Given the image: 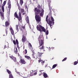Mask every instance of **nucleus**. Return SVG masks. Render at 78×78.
<instances>
[{
  "label": "nucleus",
  "mask_w": 78,
  "mask_h": 78,
  "mask_svg": "<svg viewBox=\"0 0 78 78\" xmlns=\"http://www.w3.org/2000/svg\"><path fill=\"white\" fill-rule=\"evenodd\" d=\"M34 11L35 12V19L37 22L39 23L41 21V17L39 15V13L41 12V11L40 9H38L37 8H34Z\"/></svg>",
  "instance_id": "obj_1"
},
{
  "label": "nucleus",
  "mask_w": 78,
  "mask_h": 78,
  "mask_svg": "<svg viewBox=\"0 0 78 78\" xmlns=\"http://www.w3.org/2000/svg\"><path fill=\"white\" fill-rule=\"evenodd\" d=\"M50 17L51 21L50 20V18H48V15H47L46 18V21L47 23H48V24L50 25V27H51V26H52V23L54 24L55 23L54 22L55 20H54V18H53V16H51V15Z\"/></svg>",
  "instance_id": "obj_2"
},
{
  "label": "nucleus",
  "mask_w": 78,
  "mask_h": 78,
  "mask_svg": "<svg viewBox=\"0 0 78 78\" xmlns=\"http://www.w3.org/2000/svg\"><path fill=\"white\" fill-rule=\"evenodd\" d=\"M38 41H39V46L38 47L39 48V49L40 50V51H41L42 50H43V49L44 51H45V49H44V45L42 46V45H43V44H44V43L43 42V40L41 39V37H39L38 38ZM41 46H42L41 47Z\"/></svg>",
  "instance_id": "obj_3"
},
{
  "label": "nucleus",
  "mask_w": 78,
  "mask_h": 78,
  "mask_svg": "<svg viewBox=\"0 0 78 78\" xmlns=\"http://www.w3.org/2000/svg\"><path fill=\"white\" fill-rule=\"evenodd\" d=\"M14 17L18 19L19 22H21V18H22V16H21V13L20 12L19 13V16L17 12H15L14 14Z\"/></svg>",
  "instance_id": "obj_4"
},
{
  "label": "nucleus",
  "mask_w": 78,
  "mask_h": 78,
  "mask_svg": "<svg viewBox=\"0 0 78 78\" xmlns=\"http://www.w3.org/2000/svg\"><path fill=\"white\" fill-rule=\"evenodd\" d=\"M37 30L40 31H42H42H44V32H46V30H45V29L44 28V27H42L41 25H40L39 26H37ZM41 29L42 30H41Z\"/></svg>",
  "instance_id": "obj_5"
},
{
  "label": "nucleus",
  "mask_w": 78,
  "mask_h": 78,
  "mask_svg": "<svg viewBox=\"0 0 78 78\" xmlns=\"http://www.w3.org/2000/svg\"><path fill=\"white\" fill-rule=\"evenodd\" d=\"M1 11V5H0V15L1 16V17L2 19V20H4L5 18L4 17V14Z\"/></svg>",
  "instance_id": "obj_6"
},
{
  "label": "nucleus",
  "mask_w": 78,
  "mask_h": 78,
  "mask_svg": "<svg viewBox=\"0 0 78 78\" xmlns=\"http://www.w3.org/2000/svg\"><path fill=\"white\" fill-rule=\"evenodd\" d=\"M26 41H27V38H26L24 35H23L22 36V42L24 43Z\"/></svg>",
  "instance_id": "obj_7"
},
{
  "label": "nucleus",
  "mask_w": 78,
  "mask_h": 78,
  "mask_svg": "<svg viewBox=\"0 0 78 78\" xmlns=\"http://www.w3.org/2000/svg\"><path fill=\"white\" fill-rule=\"evenodd\" d=\"M20 63L22 64H26V62H25V61L24 59L20 58Z\"/></svg>",
  "instance_id": "obj_8"
},
{
  "label": "nucleus",
  "mask_w": 78,
  "mask_h": 78,
  "mask_svg": "<svg viewBox=\"0 0 78 78\" xmlns=\"http://www.w3.org/2000/svg\"><path fill=\"white\" fill-rule=\"evenodd\" d=\"M44 13V9H42L41 10V12H40L39 13L40 16V17H43Z\"/></svg>",
  "instance_id": "obj_9"
},
{
  "label": "nucleus",
  "mask_w": 78,
  "mask_h": 78,
  "mask_svg": "<svg viewBox=\"0 0 78 78\" xmlns=\"http://www.w3.org/2000/svg\"><path fill=\"white\" fill-rule=\"evenodd\" d=\"M42 54H44V53L38 52L37 57L38 58H41Z\"/></svg>",
  "instance_id": "obj_10"
},
{
  "label": "nucleus",
  "mask_w": 78,
  "mask_h": 78,
  "mask_svg": "<svg viewBox=\"0 0 78 78\" xmlns=\"http://www.w3.org/2000/svg\"><path fill=\"white\" fill-rule=\"evenodd\" d=\"M7 4L8 5H9L8 7V9H9V11H10V9H11V2H9Z\"/></svg>",
  "instance_id": "obj_11"
},
{
  "label": "nucleus",
  "mask_w": 78,
  "mask_h": 78,
  "mask_svg": "<svg viewBox=\"0 0 78 78\" xmlns=\"http://www.w3.org/2000/svg\"><path fill=\"white\" fill-rule=\"evenodd\" d=\"M16 42L17 44L16 47H17V48H18L19 50V41H18V40L17 39H16Z\"/></svg>",
  "instance_id": "obj_12"
},
{
  "label": "nucleus",
  "mask_w": 78,
  "mask_h": 78,
  "mask_svg": "<svg viewBox=\"0 0 78 78\" xmlns=\"http://www.w3.org/2000/svg\"><path fill=\"white\" fill-rule=\"evenodd\" d=\"M43 76L44 78H47L48 77V75L45 73H43Z\"/></svg>",
  "instance_id": "obj_13"
},
{
  "label": "nucleus",
  "mask_w": 78,
  "mask_h": 78,
  "mask_svg": "<svg viewBox=\"0 0 78 78\" xmlns=\"http://www.w3.org/2000/svg\"><path fill=\"white\" fill-rule=\"evenodd\" d=\"M47 0V2H48V3H48V6L49 7V8H50V3H51V0Z\"/></svg>",
  "instance_id": "obj_14"
},
{
  "label": "nucleus",
  "mask_w": 78,
  "mask_h": 78,
  "mask_svg": "<svg viewBox=\"0 0 78 78\" xmlns=\"http://www.w3.org/2000/svg\"><path fill=\"white\" fill-rule=\"evenodd\" d=\"M26 21L27 23H29V18H28V16H27L26 17Z\"/></svg>",
  "instance_id": "obj_15"
},
{
  "label": "nucleus",
  "mask_w": 78,
  "mask_h": 78,
  "mask_svg": "<svg viewBox=\"0 0 78 78\" xmlns=\"http://www.w3.org/2000/svg\"><path fill=\"white\" fill-rule=\"evenodd\" d=\"M27 59L29 60L31 59V58H30V57L27 55H25L24 56Z\"/></svg>",
  "instance_id": "obj_16"
},
{
  "label": "nucleus",
  "mask_w": 78,
  "mask_h": 78,
  "mask_svg": "<svg viewBox=\"0 0 78 78\" xmlns=\"http://www.w3.org/2000/svg\"><path fill=\"white\" fill-rule=\"evenodd\" d=\"M19 26L18 25H16V29L17 30V31L18 32L19 31V28H18Z\"/></svg>",
  "instance_id": "obj_17"
},
{
  "label": "nucleus",
  "mask_w": 78,
  "mask_h": 78,
  "mask_svg": "<svg viewBox=\"0 0 78 78\" xmlns=\"http://www.w3.org/2000/svg\"><path fill=\"white\" fill-rule=\"evenodd\" d=\"M6 70L8 74H11V71L9 70L8 69H6Z\"/></svg>",
  "instance_id": "obj_18"
},
{
  "label": "nucleus",
  "mask_w": 78,
  "mask_h": 78,
  "mask_svg": "<svg viewBox=\"0 0 78 78\" xmlns=\"http://www.w3.org/2000/svg\"><path fill=\"white\" fill-rule=\"evenodd\" d=\"M12 57L13 58L12 60L14 61V62H16V61H17L16 60V58L15 57H13V56H12Z\"/></svg>",
  "instance_id": "obj_19"
},
{
  "label": "nucleus",
  "mask_w": 78,
  "mask_h": 78,
  "mask_svg": "<svg viewBox=\"0 0 78 78\" xmlns=\"http://www.w3.org/2000/svg\"><path fill=\"white\" fill-rule=\"evenodd\" d=\"M14 53L15 54H17V52H18V51L17 50V48H16V50L14 51Z\"/></svg>",
  "instance_id": "obj_20"
},
{
  "label": "nucleus",
  "mask_w": 78,
  "mask_h": 78,
  "mask_svg": "<svg viewBox=\"0 0 78 78\" xmlns=\"http://www.w3.org/2000/svg\"><path fill=\"white\" fill-rule=\"evenodd\" d=\"M5 26H6V27L8 26H9V22H8V21L5 22Z\"/></svg>",
  "instance_id": "obj_21"
},
{
  "label": "nucleus",
  "mask_w": 78,
  "mask_h": 78,
  "mask_svg": "<svg viewBox=\"0 0 78 78\" xmlns=\"http://www.w3.org/2000/svg\"><path fill=\"white\" fill-rule=\"evenodd\" d=\"M9 78H14V77H13V76H12V74H11L9 75Z\"/></svg>",
  "instance_id": "obj_22"
},
{
  "label": "nucleus",
  "mask_w": 78,
  "mask_h": 78,
  "mask_svg": "<svg viewBox=\"0 0 78 78\" xmlns=\"http://www.w3.org/2000/svg\"><path fill=\"white\" fill-rule=\"evenodd\" d=\"M58 64H55L54 65L52 66V69H55V68L57 66Z\"/></svg>",
  "instance_id": "obj_23"
},
{
  "label": "nucleus",
  "mask_w": 78,
  "mask_h": 78,
  "mask_svg": "<svg viewBox=\"0 0 78 78\" xmlns=\"http://www.w3.org/2000/svg\"><path fill=\"white\" fill-rule=\"evenodd\" d=\"M1 9L2 11L3 12H4L5 11V9H4V6H2Z\"/></svg>",
  "instance_id": "obj_24"
},
{
  "label": "nucleus",
  "mask_w": 78,
  "mask_h": 78,
  "mask_svg": "<svg viewBox=\"0 0 78 78\" xmlns=\"http://www.w3.org/2000/svg\"><path fill=\"white\" fill-rule=\"evenodd\" d=\"M20 5H22V4H23V0H20Z\"/></svg>",
  "instance_id": "obj_25"
},
{
  "label": "nucleus",
  "mask_w": 78,
  "mask_h": 78,
  "mask_svg": "<svg viewBox=\"0 0 78 78\" xmlns=\"http://www.w3.org/2000/svg\"><path fill=\"white\" fill-rule=\"evenodd\" d=\"M78 63V61H76L74 62V65H76Z\"/></svg>",
  "instance_id": "obj_26"
},
{
  "label": "nucleus",
  "mask_w": 78,
  "mask_h": 78,
  "mask_svg": "<svg viewBox=\"0 0 78 78\" xmlns=\"http://www.w3.org/2000/svg\"><path fill=\"white\" fill-rule=\"evenodd\" d=\"M29 48H32V45L31 44V43H29Z\"/></svg>",
  "instance_id": "obj_27"
},
{
  "label": "nucleus",
  "mask_w": 78,
  "mask_h": 78,
  "mask_svg": "<svg viewBox=\"0 0 78 78\" xmlns=\"http://www.w3.org/2000/svg\"><path fill=\"white\" fill-rule=\"evenodd\" d=\"M25 11L23 9H22L21 10V13H23Z\"/></svg>",
  "instance_id": "obj_28"
},
{
  "label": "nucleus",
  "mask_w": 78,
  "mask_h": 78,
  "mask_svg": "<svg viewBox=\"0 0 78 78\" xmlns=\"http://www.w3.org/2000/svg\"><path fill=\"white\" fill-rule=\"evenodd\" d=\"M23 53H24V54H25V55H26V54L27 53V49H25V51H24L23 52Z\"/></svg>",
  "instance_id": "obj_29"
},
{
  "label": "nucleus",
  "mask_w": 78,
  "mask_h": 78,
  "mask_svg": "<svg viewBox=\"0 0 78 78\" xmlns=\"http://www.w3.org/2000/svg\"><path fill=\"white\" fill-rule=\"evenodd\" d=\"M6 1H5L3 3V6H4L5 5H6Z\"/></svg>",
  "instance_id": "obj_30"
},
{
  "label": "nucleus",
  "mask_w": 78,
  "mask_h": 78,
  "mask_svg": "<svg viewBox=\"0 0 78 78\" xmlns=\"http://www.w3.org/2000/svg\"><path fill=\"white\" fill-rule=\"evenodd\" d=\"M32 52L33 53L32 56H34V55H35V53H34V51L33 50L32 51Z\"/></svg>",
  "instance_id": "obj_31"
},
{
  "label": "nucleus",
  "mask_w": 78,
  "mask_h": 78,
  "mask_svg": "<svg viewBox=\"0 0 78 78\" xmlns=\"http://www.w3.org/2000/svg\"><path fill=\"white\" fill-rule=\"evenodd\" d=\"M67 58H65L63 59L62 61V62H63V61H66V60H67Z\"/></svg>",
  "instance_id": "obj_32"
},
{
  "label": "nucleus",
  "mask_w": 78,
  "mask_h": 78,
  "mask_svg": "<svg viewBox=\"0 0 78 78\" xmlns=\"http://www.w3.org/2000/svg\"><path fill=\"white\" fill-rule=\"evenodd\" d=\"M11 33L13 35L14 34V30H11Z\"/></svg>",
  "instance_id": "obj_33"
},
{
  "label": "nucleus",
  "mask_w": 78,
  "mask_h": 78,
  "mask_svg": "<svg viewBox=\"0 0 78 78\" xmlns=\"http://www.w3.org/2000/svg\"><path fill=\"white\" fill-rule=\"evenodd\" d=\"M45 34L46 35H48V30H47Z\"/></svg>",
  "instance_id": "obj_34"
},
{
  "label": "nucleus",
  "mask_w": 78,
  "mask_h": 78,
  "mask_svg": "<svg viewBox=\"0 0 78 78\" xmlns=\"http://www.w3.org/2000/svg\"><path fill=\"white\" fill-rule=\"evenodd\" d=\"M18 6V9L20 10H20L21 9V8H20V5H19Z\"/></svg>",
  "instance_id": "obj_35"
},
{
  "label": "nucleus",
  "mask_w": 78,
  "mask_h": 78,
  "mask_svg": "<svg viewBox=\"0 0 78 78\" xmlns=\"http://www.w3.org/2000/svg\"><path fill=\"white\" fill-rule=\"evenodd\" d=\"M13 43L14 45H16V42L14 40L13 41Z\"/></svg>",
  "instance_id": "obj_36"
},
{
  "label": "nucleus",
  "mask_w": 78,
  "mask_h": 78,
  "mask_svg": "<svg viewBox=\"0 0 78 78\" xmlns=\"http://www.w3.org/2000/svg\"><path fill=\"white\" fill-rule=\"evenodd\" d=\"M12 56H9L10 58V59H13V57H12Z\"/></svg>",
  "instance_id": "obj_37"
},
{
  "label": "nucleus",
  "mask_w": 78,
  "mask_h": 78,
  "mask_svg": "<svg viewBox=\"0 0 78 78\" xmlns=\"http://www.w3.org/2000/svg\"><path fill=\"white\" fill-rule=\"evenodd\" d=\"M22 28L23 29V30H25V27L24 26H22Z\"/></svg>",
  "instance_id": "obj_38"
},
{
  "label": "nucleus",
  "mask_w": 78,
  "mask_h": 78,
  "mask_svg": "<svg viewBox=\"0 0 78 78\" xmlns=\"http://www.w3.org/2000/svg\"><path fill=\"white\" fill-rule=\"evenodd\" d=\"M8 28H7V30H5V32L6 34H8Z\"/></svg>",
  "instance_id": "obj_39"
},
{
  "label": "nucleus",
  "mask_w": 78,
  "mask_h": 78,
  "mask_svg": "<svg viewBox=\"0 0 78 78\" xmlns=\"http://www.w3.org/2000/svg\"><path fill=\"white\" fill-rule=\"evenodd\" d=\"M10 31H11L13 30V29H12V27L10 28Z\"/></svg>",
  "instance_id": "obj_40"
},
{
  "label": "nucleus",
  "mask_w": 78,
  "mask_h": 78,
  "mask_svg": "<svg viewBox=\"0 0 78 78\" xmlns=\"http://www.w3.org/2000/svg\"><path fill=\"white\" fill-rule=\"evenodd\" d=\"M34 75V74L33 73H31L30 74V76H33Z\"/></svg>",
  "instance_id": "obj_41"
},
{
  "label": "nucleus",
  "mask_w": 78,
  "mask_h": 78,
  "mask_svg": "<svg viewBox=\"0 0 78 78\" xmlns=\"http://www.w3.org/2000/svg\"><path fill=\"white\" fill-rule=\"evenodd\" d=\"M17 5L18 6L19 5V3H18V1H17Z\"/></svg>",
  "instance_id": "obj_42"
},
{
  "label": "nucleus",
  "mask_w": 78,
  "mask_h": 78,
  "mask_svg": "<svg viewBox=\"0 0 78 78\" xmlns=\"http://www.w3.org/2000/svg\"><path fill=\"white\" fill-rule=\"evenodd\" d=\"M34 73V75H37V73Z\"/></svg>",
  "instance_id": "obj_43"
},
{
  "label": "nucleus",
  "mask_w": 78,
  "mask_h": 78,
  "mask_svg": "<svg viewBox=\"0 0 78 78\" xmlns=\"http://www.w3.org/2000/svg\"><path fill=\"white\" fill-rule=\"evenodd\" d=\"M41 62V60H39L38 61V62L39 63V62Z\"/></svg>",
  "instance_id": "obj_44"
},
{
  "label": "nucleus",
  "mask_w": 78,
  "mask_h": 78,
  "mask_svg": "<svg viewBox=\"0 0 78 78\" xmlns=\"http://www.w3.org/2000/svg\"><path fill=\"white\" fill-rule=\"evenodd\" d=\"M6 45H5V46H4V49H5V48H6Z\"/></svg>",
  "instance_id": "obj_45"
},
{
  "label": "nucleus",
  "mask_w": 78,
  "mask_h": 78,
  "mask_svg": "<svg viewBox=\"0 0 78 78\" xmlns=\"http://www.w3.org/2000/svg\"><path fill=\"white\" fill-rule=\"evenodd\" d=\"M51 49H54V48H55L53 47H52L51 48Z\"/></svg>",
  "instance_id": "obj_46"
},
{
  "label": "nucleus",
  "mask_w": 78,
  "mask_h": 78,
  "mask_svg": "<svg viewBox=\"0 0 78 78\" xmlns=\"http://www.w3.org/2000/svg\"><path fill=\"white\" fill-rule=\"evenodd\" d=\"M25 12H24L23 13V15H25Z\"/></svg>",
  "instance_id": "obj_47"
},
{
  "label": "nucleus",
  "mask_w": 78,
  "mask_h": 78,
  "mask_svg": "<svg viewBox=\"0 0 78 78\" xmlns=\"http://www.w3.org/2000/svg\"><path fill=\"white\" fill-rule=\"evenodd\" d=\"M45 62L44 61H42V62H41V63H44V62Z\"/></svg>",
  "instance_id": "obj_48"
},
{
  "label": "nucleus",
  "mask_w": 78,
  "mask_h": 78,
  "mask_svg": "<svg viewBox=\"0 0 78 78\" xmlns=\"http://www.w3.org/2000/svg\"><path fill=\"white\" fill-rule=\"evenodd\" d=\"M24 48H25V46H23V49H24Z\"/></svg>",
  "instance_id": "obj_49"
},
{
  "label": "nucleus",
  "mask_w": 78,
  "mask_h": 78,
  "mask_svg": "<svg viewBox=\"0 0 78 78\" xmlns=\"http://www.w3.org/2000/svg\"><path fill=\"white\" fill-rule=\"evenodd\" d=\"M20 30H21V31H22V28H20Z\"/></svg>",
  "instance_id": "obj_50"
},
{
  "label": "nucleus",
  "mask_w": 78,
  "mask_h": 78,
  "mask_svg": "<svg viewBox=\"0 0 78 78\" xmlns=\"http://www.w3.org/2000/svg\"><path fill=\"white\" fill-rule=\"evenodd\" d=\"M39 76H41V74H39Z\"/></svg>",
  "instance_id": "obj_51"
},
{
  "label": "nucleus",
  "mask_w": 78,
  "mask_h": 78,
  "mask_svg": "<svg viewBox=\"0 0 78 78\" xmlns=\"http://www.w3.org/2000/svg\"><path fill=\"white\" fill-rule=\"evenodd\" d=\"M1 2H2V0H0Z\"/></svg>",
  "instance_id": "obj_52"
},
{
  "label": "nucleus",
  "mask_w": 78,
  "mask_h": 78,
  "mask_svg": "<svg viewBox=\"0 0 78 78\" xmlns=\"http://www.w3.org/2000/svg\"><path fill=\"white\" fill-rule=\"evenodd\" d=\"M14 19H15V20L16 19V18H14Z\"/></svg>",
  "instance_id": "obj_53"
},
{
  "label": "nucleus",
  "mask_w": 78,
  "mask_h": 78,
  "mask_svg": "<svg viewBox=\"0 0 78 78\" xmlns=\"http://www.w3.org/2000/svg\"><path fill=\"white\" fill-rule=\"evenodd\" d=\"M42 70H40V72H42Z\"/></svg>",
  "instance_id": "obj_54"
},
{
  "label": "nucleus",
  "mask_w": 78,
  "mask_h": 78,
  "mask_svg": "<svg viewBox=\"0 0 78 78\" xmlns=\"http://www.w3.org/2000/svg\"><path fill=\"white\" fill-rule=\"evenodd\" d=\"M54 40H56V38H55V39H54Z\"/></svg>",
  "instance_id": "obj_55"
},
{
  "label": "nucleus",
  "mask_w": 78,
  "mask_h": 78,
  "mask_svg": "<svg viewBox=\"0 0 78 78\" xmlns=\"http://www.w3.org/2000/svg\"><path fill=\"white\" fill-rule=\"evenodd\" d=\"M30 2H31V0H30Z\"/></svg>",
  "instance_id": "obj_56"
},
{
  "label": "nucleus",
  "mask_w": 78,
  "mask_h": 78,
  "mask_svg": "<svg viewBox=\"0 0 78 78\" xmlns=\"http://www.w3.org/2000/svg\"><path fill=\"white\" fill-rule=\"evenodd\" d=\"M40 7H41V6L40 5Z\"/></svg>",
  "instance_id": "obj_57"
},
{
  "label": "nucleus",
  "mask_w": 78,
  "mask_h": 78,
  "mask_svg": "<svg viewBox=\"0 0 78 78\" xmlns=\"http://www.w3.org/2000/svg\"><path fill=\"white\" fill-rule=\"evenodd\" d=\"M34 58H35V57H34Z\"/></svg>",
  "instance_id": "obj_58"
},
{
  "label": "nucleus",
  "mask_w": 78,
  "mask_h": 78,
  "mask_svg": "<svg viewBox=\"0 0 78 78\" xmlns=\"http://www.w3.org/2000/svg\"><path fill=\"white\" fill-rule=\"evenodd\" d=\"M75 76H76V75H75Z\"/></svg>",
  "instance_id": "obj_59"
}]
</instances>
